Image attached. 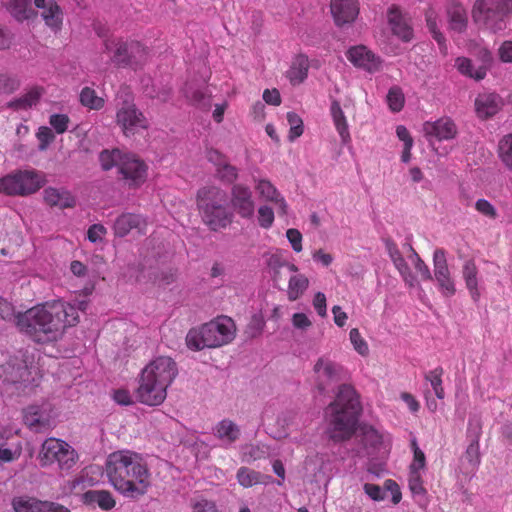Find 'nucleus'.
<instances>
[{"label":"nucleus","instance_id":"1","mask_svg":"<svg viewBox=\"0 0 512 512\" xmlns=\"http://www.w3.org/2000/svg\"><path fill=\"white\" fill-rule=\"evenodd\" d=\"M19 331L36 343H51L79 322L78 308L63 300L37 304L15 316Z\"/></svg>","mask_w":512,"mask_h":512},{"label":"nucleus","instance_id":"2","mask_svg":"<svg viewBox=\"0 0 512 512\" xmlns=\"http://www.w3.org/2000/svg\"><path fill=\"white\" fill-rule=\"evenodd\" d=\"M111 486L128 498L144 496L151 486V473L143 456L123 449L110 453L104 465Z\"/></svg>","mask_w":512,"mask_h":512},{"label":"nucleus","instance_id":"3","mask_svg":"<svg viewBox=\"0 0 512 512\" xmlns=\"http://www.w3.org/2000/svg\"><path fill=\"white\" fill-rule=\"evenodd\" d=\"M327 436L335 443L350 440L357 431L362 413L359 394L349 384H342L333 402L328 406Z\"/></svg>","mask_w":512,"mask_h":512},{"label":"nucleus","instance_id":"4","mask_svg":"<svg viewBox=\"0 0 512 512\" xmlns=\"http://www.w3.org/2000/svg\"><path fill=\"white\" fill-rule=\"evenodd\" d=\"M178 375L177 363L167 356H160L142 370L135 391L138 402L147 406L161 405L167 397V389Z\"/></svg>","mask_w":512,"mask_h":512},{"label":"nucleus","instance_id":"5","mask_svg":"<svg viewBox=\"0 0 512 512\" xmlns=\"http://www.w3.org/2000/svg\"><path fill=\"white\" fill-rule=\"evenodd\" d=\"M196 204L202 222L210 231L219 232L232 224L234 213L229 208L225 190L204 186L197 191Z\"/></svg>","mask_w":512,"mask_h":512},{"label":"nucleus","instance_id":"6","mask_svg":"<svg viewBox=\"0 0 512 512\" xmlns=\"http://www.w3.org/2000/svg\"><path fill=\"white\" fill-rule=\"evenodd\" d=\"M236 336L234 321L227 316L218 317L197 328L189 330L186 344L189 349L199 351L216 348L231 343Z\"/></svg>","mask_w":512,"mask_h":512},{"label":"nucleus","instance_id":"7","mask_svg":"<svg viewBox=\"0 0 512 512\" xmlns=\"http://www.w3.org/2000/svg\"><path fill=\"white\" fill-rule=\"evenodd\" d=\"M115 122L126 137L134 136L139 130H147L149 122L142 111L134 103L133 95L123 89L116 98Z\"/></svg>","mask_w":512,"mask_h":512},{"label":"nucleus","instance_id":"8","mask_svg":"<svg viewBox=\"0 0 512 512\" xmlns=\"http://www.w3.org/2000/svg\"><path fill=\"white\" fill-rule=\"evenodd\" d=\"M45 181V176L34 169L15 170L0 177V193L26 197L39 191Z\"/></svg>","mask_w":512,"mask_h":512},{"label":"nucleus","instance_id":"9","mask_svg":"<svg viewBox=\"0 0 512 512\" xmlns=\"http://www.w3.org/2000/svg\"><path fill=\"white\" fill-rule=\"evenodd\" d=\"M511 13L512 0H476L472 8L474 22L494 32L505 28Z\"/></svg>","mask_w":512,"mask_h":512},{"label":"nucleus","instance_id":"10","mask_svg":"<svg viewBox=\"0 0 512 512\" xmlns=\"http://www.w3.org/2000/svg\"><path fill=\"white\" fill-rule=\"evenodd\" d=\"M76 450L66 441L57 438L46 439L41 446L38 459L42 467L57 464L60 470H71L78 461Z\"/></svg>","mask_w":512,"mask_h":512},{"label":"nucleus","instance_id":"11","mask_svg":"<svg viewBox=\"0 0 512 512\" xmlns=\"http://www.w3.org/2000/svg\"><path fill=\"white\" fill-rule=\"evenodd\" d=\"M345 376L343 366L325 356L319 357L313 366L314 385L320 393L343 380Z\"/></svg>","mask_w":512,"mask_h":512},{"label":"nucleus","instance_id":"12","mask_svg":"<svg viewBox=\"0 0 512 512\" xmlns=\"http://www.w3.org/2000/svg\"><path fill=\"white\" fill-rule=\"evenodd\" d=\"M147 170L148 167L143 160L134 154L125 153L118 173L129 188H138L145 183Z\"/></svg>","mask_w":512,"mask_h":512},{"label":"nucleus","instance_id":"13","mask_svg":"<svg viewBox=\"0 0 512 512\" xmlns=\"http://www.w3.org/2000/svg\"><path fill=\"white\" fill-rule=\"evenodd\" d=\"M434 278L438 283L440 292L445 297L456 293L454 280L448 268L446 253L443 249H436L433 254Z\"/></svg>","mask_w":512,"mask_h":512},{"label":"nucleus","instance_id":"14","mask_svg":"<svg viewBox=\"0 0 512 512\" xmlns=\"http://www.w3.org/2000/svg\"><path fill=\"white\" fill-rule=\"evenodd\" d=\"M230 202L234 212L241 218L250 219L254 216L255 202L248 186L234 184L230 191Z\"/></svg>","mask_w":512,"mask_h":512},{"label":"nucleus","instance_id":"15","mask_svg":"<svg viewBox=\"0 0 512 512\" xmlns=\"http://www.w3.org/2000/svg\"><path fill=\"white\" fill-rule=\"evenodd\" d=\"M148 221L142 214L124 212L114 221L113 232L116 237H125L130 232L135 231L138 235H145L147 232Z\"/></svg>","mask_w":512,"mask_h":512},{"label":"nucleus","instance_id":"16","mask_svg":"<svg viewBox=\"0 0 512 512\" xmlns=\"http://www.w3.org/2000/svg\"><path fill=\"white\" fill-rule=\"evenodd\" d=\"M346 57L354 66L369 72L377 71L380 67L379 58L363 45L351 47L347 51Z\"/></svg>","mask_w":512,"mask_h":512},{"label":"nucleus","instance_id":"17","mask_svg":"<svg viewBox=\"0 0 512 512\" xmlns=\"http://www.w3.org/2000/svg\"><path fill=\"white\" fill-rule=\"evenodd\" d=\"M330 8L337 26L353 22L359 13L357 0H331Z\"/></svg>","mask_w":512,"mask_h":512},{"label":"nucleus","instance_id":"18","mask_svg":"<svg viewBox=\"0 0 512 512\" xmlns=\"http://www.w3.org/2000/svg\"><path fill=\"white\" fill-rule=\"evenodd\" d=\"M423 132L426 137H435L436 139L450 140L457 134V127L450 118H441L434 122H425Z\"/></svg>","mask_w":512,"mask_h":512},{"label":"nucleus","instance_id":"19","mask_svg":"<svg viewBox=\"0 0 512 512\" xmlns=\"http://www.w3.org/2000/svg\"><path fill=\"white\" fill-rule=\"evenodd\" d=\"M35 7L41 9V17L45 24L54 31L60 30L63 12L54 0H34Z\"/></svg>","mask_w":512,"mask_h":512},{"label":"nucleus","instance_id":"20","mask_svg":"<svg viewBox=\"0 0 512 512\" xmlns=\"http://www.w3.org/2000/svg\"><path fill=\"white\" fill-rule=\"evenodd\" d=\"M446 14L449 29L456 33H463L468 26V14L465 6L456 0H450L446 4Z\"/></svg>","mask_w":512,"mask_h":512},{"label":"nucleus","instance_id":"21","mask_svg":"<svg viewBox=\"0 0 512 512\" xmlns=\"http://www.w3.org/2000/svg\"><path fill=\"white\" fill-rule=\"evenodd\" d=\"M23 420L25 425L35 432H45L52 427L49 414L37 405L28 406L23 410Z\"/></svg>","mask_w":512,"mask_h":512},{"label":"nucleus","instance_id":"22","mask_svg":"<svg viewBox=\"0 0 512 512\" xmlns=\"http://www.w3.org/2000/svg\"><path fill=\"white\" fill-rule=\"evenodd\" d=\"M462 278L473 302L481 298L480 275L474 260H467L462 266Z\"/></svg>","mask_w":512,"mask_h":512},{"label":"nucleus","instance_id":"23","mask_svg":"<svg viewBox=\"0 0 512 512\" xmlns=\"http://www.w3.org/2000/svg\"><path fill=\"white\" fill-rule=\"evenodd\" d=\"M501 106L502 99L495 93H481L475 99L476 114L483 120L497 114Z\"/></svg>","mask_w":512,"mask_h":512},{"label":"nucleus","instance_id":"24","mask_svg":"<svg viewBox=\"0 0 512 512\" xmlns=\"http://www.w3.org/2000/svg\"><path fill=\"white\" fill-rule=\"evenodd\" d=\"M81 501L87 506H97L103 511H110L116 506V499L112 492L105 489L88 490L82 494Z\"/></svg>","mask_w":512,"mask_h":512},{"label":"nucleus","instance_id":"25","mask_svg":"<svg viewBox=\"0 0 512 512\" xmlns=\"http://www.w3.org/2000/svg\"><path fill=\"white\" fill-rule=\"evenodd\" d=\"M43 199L48 206L59 209L73 208L76 204L75 197L65 188L47 187Z\"/></svg>","mask_w":512,"mask_h":512},{"label":"nucleus","instance_id":"26","mask_svg":"<svg viewBox=\"0 0 512 512\" xmlns=\"http://www.w3.org/2000/svg\"><path fill=\"white\" fill-rule=\"evenodd\" d=\"M255 189L260 197L264 198L266 201L276 204L278 212L281 215L287 214L288 205L286 200L269 180L261 179L255 181Z\"/></svg>","mask_w":512,"mask_h":512},{"label":"nucleus","instance_id":"27","mask_svg":"<svg viewBox=\"0 0 512 512\" xmlns=\"http://www.w3.org/2000/svg\"><path fill=\"white\" fill-rule=\"evenodd\" d=\"M310 61L306 54L299 53L291 61L286 77L293 86L302 84L308 77Z\"/></svg>","mask_w":512,"mask_h":512},{"label":"nucleus","instance_id":"28","mask_svg":"<svg viewBox=\"0 0 512 512\" xmlns=\"http://www.w3.org/2000/svg\"><path fill=\"white\" fill-rule=\"evenodd\" d=\"M388 23L394 35L404 42H409L413 38V30L403 18L398 7L392 5L387 12Z\"/></svg>","mask_w":512,"mask_h":512},{"label":"nucleus","instance_id":"29","mask_svg":"<svg viewBox=\"0 0 512 512\" xmlns=\"http://www.w3.org/2000/svg\"><path fill=\"white\" fill-rule=\"evenodd\" d=\"M105 50L107 52L113 51L111 60L114 64L123 67H130V41H123L121 39H107L105 41Z\"/></svg>","mask_w":512,"mask_h":512},{"label":"nucleus","instance_id":"30","mask_svg":"<svg viewBox=\"0 0 512 512\" xmlns=\"http://www.w3.org/2000/svg\"><path fill=\"white\" fill-rule=\"evenodd\" d=\"M45 94V89L42 86H33L26 93L18 98L10 101L8 107L19 111L28 110L33 106H36L40 101L41 97Z\"/></svg>","mask_w":512,"mask_h":512},{"label":"nucleus","instance_id":"31","mask_svg":"<svg viewBox=\"0 0 512 512\" xmlns=\"http://www.w3.org/2000/svg\"><path fill=\"white\" fill-rule=\"evenodd\" d=\"M387 250L395 268L398 270L405 283L410 287H413L415 285V277L412 274L397 245L393 242H388Z\"/></svg>","mask_w":512,"mask_h":512},{"label":"nucleus","instance_id":"32","mask_svg":"<svg viewBox=\"0 0 512 512\" xmlns=\"http://www.w3.org/2000/svg\"><path fill=\"white\" fill-rule=\"evenodd\" d=\"M330 113L342 143H349L351 141L349 126L347 123L346 116L340 106V103L337 100L332 101Z\"/></svg>","mask_w":512,"mask_h":512},{"label":"nucleus","instance_id":"33","mask_svg":"<svg viewBox=\"0 0 512 512\" xmlns=\"http://www.w3.org/2000/svg\"><path fill=\"white\" fill-rule=\"evenodd\" d=\"M214 435L224 443H234L240 437V428L230 419H223L214 427Z\"/></svg>","mask_w":512,"mask_h":512},{"label":"nucleus","instance_id":"34","mask_svg":"<svg viewBox=\"0 0 512 512\" xmlns=\"http://www.w3.org/2000/svg\"><path fill=\"white\" fill-rule=\"evenodd\" d=\"M426 25L433 39L437 42L439 50L443 56L448 54V47L444 35L438 28V15L433 9H428L425 13Z\"/></svg>","mask_w":512,"mask_h":512},{"label":"nucleus","instance_id":"35","mask_svg":"<svg viewBox=\"0 0 512 512\" xmlns=\"http://www.w3.org/2000/svg\"><path fill=\"white\" fill-rule=\"evenodd\" d=\"M309 279L304 274L291 275L288 281L287 298L289 301L300 299L309 287Z\"/></svg>","mask_w":512,"mask_h":512},{"label":"nucleus","instance_id":"36","mask_svg":"<svg viewBox=\"0 0 512 512\" xmlns=\"http://www.w3.org/2000/svg\"><path fill=\"white\" fill-rule=\"evenodd\" d=\"M361 443L366 449L376 451L383 443V435L373 426L364 424L360 427Z\"/></svg>","mask_w":512,"mask_h":512},{"label":"nucleus","instance_id":"37","mask_svg":"<svg viewBox=\"0 0 512 512\" xmlns=\"http://www.w3.org/2000/svg\"><path fill=\"white\" fill-rule=\"evenodd\" d=\"M8 10L18 21L28 20L36 16V12L31 6V0H10Z\"/></svg>","mask_w":512,"mask_h":512},{"label":"nucleus","instance_id":"38","mask_svg":"<svg viewBox=\"0 0 512 512\" xmlns=\"http://www.w3.org/2000/svg\"><path fill=\"white\" fill-rule=\"evenodd\" d=\"M456 67L461 74L478 81L484 79L487 73L484 66H479L474 70L471 60L466 57H458L456 59Z\"/></svg>","mask_w":512,"mask_h":512},{"label":"nucleus","instance_id":"39","mask_svg":"<svg viewBox=\"0 0 512 512\" xmlns=\"http://www.w3.org/2000/svg\"><path fill=\"white\" fill-rule=\"evenodd\" d=\"M444 369L441 366H438L434 368L433 370H430L425 373L424 379L430 383L435 396L442 400L445 397V390L443 387V377Z\"/></svg>","mask_w":512,"mask_h":512},{"label":"nucleus","instance_id":"40","mask_svg":"<svg viewBox=\"0 0 512 512\" xmlns=\"http://www.w3.org/2000/svg\"><path fill=\"white\" fill-rule=\"evenodd\" d=\"M80 103L90 110H100L104 107V98L97 95V92L90 87L82 88L79 95Z\"/></svg>","mask_w":512,"mask_h":512},{"label":"nucleus","instance_id":"41","mask_svg":"<svg viewBox=\"0 0 512 512\" xmlns=\"http://www.w3.org/2000/svg\"><path fill=\"white\" fill-rule=\"evenodd\" d=\"M498 156L503 165L512 171V133L504 135L499 140Z\"/></svg>","mask_w":512,"mask_h":512},{"label":"nucleus","instance_id":"42","mask_svg":"<svg viewBox=\"0 0 512 512\" xmlns=\"http://www.w3.org/2000/svg\"><path fill=\"white\" fill-rule=\"evenodd\" d=\"M236 478L238 483L244 488L252 487L261 482V474L247 467H240L237 471Z\"/></svg>","mask_w":512,"mask_h":512},{"label":"nucleus","instance_id":"43","mask_svg":"<svg viewBox=\"0 0 512 512\" xmlns=\"http://www.w3.org/2000/svg\"><path fill=\"white\" fill-rule=\"evenodd\" d=\"M125 153H122L120 150L115 149L112 151L104 150L100 153L99 160L101 163V167L103 170H110L113 167L119 168L120 162L124 157Z\"/></svg>","mask_w":512,"mask_h":512},{"label":"nucleus","instance_id":"44","mask_svg":"<svg viewBox=\"0 0 512 512\" xmlns=\"http://www.w3.org/2000/svg\"><path fill=\"white\" fill-rule=\"evenodd\" d=\"M185 96L189 99L193 105L198 107H209L210 106V94H208L206 88L187 87L185 89Z\"/></svg>","mask_w":512,"mask_h":512},{"label":"nucleus","instance_id":"45","mask_svg":"<svg viewBox=\"0 0 512 512\" xmlns=\"http://www.w3.org/2000/svg\"><path fill=\"white\" fill-rule=\"evenodd\" d=\"M147 56L148 51L145 46L140 42L130 41V67L136 68L137 66L142 65L147 60Z\"/></svg>","mask_w":512,"mask_h":512},{"label":"nucleus","instance_id":"46","mask_svg":"<svg viewBox=\"0 0 512 512\" xmlns=\"http://www.w3.org/2000/svg\"><path fill=\"white\" fill-rule=\"evenodd\" d=\"M406 247H407L408 251L410 252V255L408 257L414 263V267H415L416 271L420 274L422 280H425V281L432 280V275H431L429 267L420 258L418 253L412 247V245L406 244Z\"/></svg>","mask_w":512,"mask_h":512},{"label":"nucleus","instance_id":"47","mask_svg":"<svg viewBox=\"0 0 512 512\" xmlns=\"http://www.w3.org/2000/svg\"><path fill=\"white\" fill-rule=\"evenodd\" d=\"M286 118L290 125L288 138L290 141H294L295 139L300 137L304 132L303 120L295 112H288Z\"/></svg>","mask_w":512,"mask_h":512},{"label":"nucleus","instance_id":"48","mask_svg":"<svg viewBox=\"0 0 512 512\" xmlns=\"http://www.w3.org/2000/svg\"><path fill=\"white\" fill-rule=\"evenodd\" d=\"M408 486L415 497L423 498L427 493L420 471L409 470Z\"/></svg>","mask_w":512,"mask_h":512},{"label":"nucleus","instance_id":"49","mask_svg":"<svg viewBox=\"0 0 512 512\" xmlns=\"http://www.w3.org/2000/svg\"><path fill=\"white\" fill-rule=\"evenodd\" d=\"M38 502L39 499L37 498L20 496L12 500V506L15 512H34Z\"/></svg>","mask_w":512,"mask_h":512},{"label":"nucleus","instance_id":"50","mask_svg":"<svg viewBox=\"0 0 512 512\" xmlns=\"http://www.w3.org/2000/svg\"><path fill=\"white\" fill-rule=\"evenodd\" d=\"M216 176L224 183L232 184L238 178V169L228 161L216 169Z\"/></svg>","mask_w":512,"mask_h":512},{"label":"nucleus","instance_id":"51","mask_svg":"<svg viewBox=\"0 0 512 512\" xmlns=\"http://www.w3.org/2000/svg\"><path fill=\"white\" fill-rule=\"evenodd\" d=\"M21 86V81L16 75L8 73L0 74V91L5 94H12Z\"/></svg>","mask_w":512,"mask_h":512},{"label":"nucleus","instance_id":"52","mask_svg":"<svg viewBox=\"0 0 512 512\" xmlns=\"http://www.w3.org/2000/svg\"><path fill=\"white\" fill-rule=\"evenodd\" d=\"M404 95L399 87H392L387 94V103L393 112H399L404 106Z\"/></svg>","mask_w":512,"mask_h":512},{"label":"nucleus","instance_id":"53","mask_svg":"<svg viewBox=\"0 0 512 512\" xmlns=\"http://www.w3.org/2000/svg\"><path fill=\"white\" fill-rule=\"evenodd\" d=\"M350 341L354 349L361 355L367 356L369 354V347L365 339L361 336L357 328H353L349 333Z\"/></svg>","mask_w":512,"mask_h":512},{"label":"nucleus","instance_id":"54","mask_svg":"<svg viewBox=\"0 0 512 512\" xmlns=\"http://www.w3.org/2000/svg\"><path fill=\"white\" fill-rule=\"evenodd\" d=\"M36 137L39 141V150L44 151L47 147L55 140V135L53 131L47 126H41L37 133Z\"/></svg>","mask_w":512,"mask_h":512},{"label":"nucleus","instance_id":"55","mask_svg":"<svg viewBox=\"0 0 512 512\" xmlns=\"http://www.w3.org/2000/svg\"><path fill=\"white\" fill-rule=\"evenodd\" d=\"M475 210L479 214L492 220L496 219L498 216L496 208L484 198L478 199L475 202Z\"/></svg>","mask_w":512,"mask_h":512},{"label":"nucleus","instance_id":"56","mask_svg":"<svg viewBox=\"0 0 512 512\" xmlns=\"http://www.w3.org/2000/svg\"><path fill=\"white\" fill-rule=\"evenodd\" d=\"M411 446H412L413 453H414V459L410 465V470L421 471L422 469H424L425 464H426L425 454L418 447L417 441L415 439L412 440Z\"/></svg>","mask_w":512,"mask_h":512},{"label":"nucleus","instance_id":"57","mask_svg":"<svg viewBox=\"0 0 512 512\" xmlns=\"http://www.w3.org/2000/svg\"><path fill=\"white\" fill-rule=\"evenodd\" d=\"M70 119L65 114H52L49 118V124L57 134H63L68 129Z\"/></svg>","mask_w":512,"mask_h":512},{"label":"nucleus","instance_id":"58","mask_svg":"<svg viewBox=\"0 0 512 512\" xmlns=\"http://www.w3.org/2000/svg\"><path fill=\"white\" fill-rule=\"evenodd\" d=\"M274 222V212L269 206H261L258 209V223L262 228H269Z\"/></svg>","mask_w":512,"mask_h":512},{"label":"nucleus","instance_id":"59","mask_svg":"<svg viewBox=\"0 0 512 512\" xmlns=\"http://www.w3.org/2000/svg\"><path fill=\"white\" fill-rule=\"evenodd\" d=\"M191 506L193 512H219L215 502L205 498L195 499Z\"/></svg>","mask_w":512,"mask_h":512},{"label":"nucleus","instance_id":"60","mask_svg":"<svg viewBox=\"0 0 512 512\" xmlns=\"http://www.w3.org/2000/svg\"><path fill=\"white\" fill-rule=\"evenodd\" d=\"M34 512H71L67 507L52 501L39 500Z\"/></svg>","mask_w":512,"mask_h":512},{"label":"nucleus","instance_id":"61","mask_svg":"<svg viewBox=\"0 0 512 512\" xmlns=\"http://www.w3.org/2000/svg\"><path fill=\"white\" fill-rule=\"evenodd\" d=\"M363 489L374 501H381L386 497L385 491L377 484L365 483Z\"/></svg>","mask_w":512,"mask_h":512},{"label":"nucleus","instance_id":"62","mask_svg":"<svg viewBox=\"0 0 512 512\" xmlns=\"http://www.w3.org/2000/svg\"><path fill=\"white\" fill-rule=\"evenodd\" d=\"M287 239L289 240L293 250L295 252L302 251V234L299 230L290 228L286 231Z\"/></svg>","mask_w":512,"mask_h":512},{"label":"nucleus","instance_id":"63","mask_svg":"<svg viewBox=\"0 0 512 512\" xmlns=\"http://www.w3.org/2000/svg\"><path fill=\"white\" fill-rule=\"evenodd\" d=\"M92 485V479L88 476V474L85 471H82L78 476H76L71 481V489L74 491L77 489H84Z\"/></svg>","mask_w":512,"mask_h":512},{"label":"nucleus","instance_id":"64","mask_svg":"<svg viewBox=\"0 0 512 512\" xmlns=\"http://www.w3.org/2000/svg\"><path fill=\"white\" fill-rule=\"evenodd\" d=\"M291 321L293 327L300 330H306L312 326L311 320L305 313H294Z\"/></svg>","mask_w":512,"mask_h":512}]
</instances>
